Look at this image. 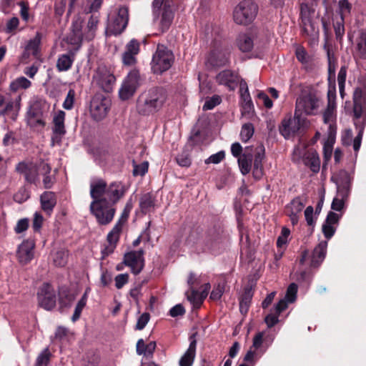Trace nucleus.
<instances>
[{"label":"nucleus","instance_id":"nucleus-47","mask_svg":"<svg viewBox=\"0 0 366 366\" xmlns=\"http://www.w3.org/2000/svg\"><path fill=\"white\" fill-rule=\"evenodd\" d=\"M20 101L21 98L19 97L16 99V102H9L4 108L8 114L7 115L9 116V117L14 121L16 119L19 111L20 109Z\"/></svg>","mask_w":366,"mask_h":366},{"label":"nucleus","instance_id":"nucleus-17","mask_svg":"<svg viewBox=\"0 0 366 366\" xmlns=\"http://www.w3.org/2000/svg\"><path fill=\"white\" fill-rule=\"evenodd\" d=\"M15 172L23 175L25 181L29 184H37L39 182V169L32 162H19L15 166Z\"/></svg>","mask_w":366,"mask_h":366},{"label":"nucleus","instance_id":"nucleus-27","mask_svg":"<svg viewBox=\"0 0 366 366\" xmlns=\"http://www.w3.org/2000/svg\"><path fill=\"white\" fill-rule=\"evenodd\" d=\"M197 332H194L189 337V345L179 361V366H192L196 357Z\"/></svg>","mask_w":366,"mask_h":366},{"label":"nucleus","instance_id":"nucleus-18","mask_svg":"<svg viewBox=\"0 0 366 366\" xmlns=\"http://www.w3.org/2000/svg\"><path fill=\"white\" fill-rule=\"evenodd\" d=\"M111 106L110 100L100 97L95 96L92 98L90 104V114L95 121H101L107 114Z\"/></svg>","mask_w":366,"mask_h":366},{"label":"nucleus","instance_id":"nucleus-22","mask_svg":"<svg viewBox=\"0 0 366 366\" xmlns=\"http://www.w3.org/2000/svg\"><path fill=\"white\" fill-rule=\"evenodd\" d=\"M305 206L302 197H296L285 207V214L290 217L292 225L297 224L301 212Z\"/></svg>","mask_w":366,"mask_h":366},{"label":"nucleus","instance_id":"nucleus-36","mask_svg":"<svg viewBox=\"0 0 366 366\" xmlns=\"http://www.w3.org/2000/svg\"><path fill=\"white\" fill-rule=\"evenodd\" d=\"M264 158V147L259 145L255 149L254 159L253 175L256 179H260L262 175V160Z\"/></svg>","mask_w":366,"mask_h":366},{"label":"nucleus","instance_id":"nucleus-28","mask_svg":"<svg viewBox=\"0 0 366 366\" xmlns=\"http://www.w3.org/2000/svg\"><path fill=\"white\" fill-rule=\"evenodd\" d=\"M66 113L62 110H59L54 114L53 116V137L52 139L61 141V138L66 134V128L64 125Z\"/></svg>","mask_w":366,"mask_h":366},{"label":"nucleus","instance_id":"nucleus-64","mask_svg":"<svg viewBox=\"0 0 366 366\" xmlns=\"http://www.w3.org/2000/svg\"><path fill=\"white\" fill-rule=\"evenodd\" d=\"M225 157V152L224 151H219L216 154H212L209 157L205 159L204 162L207 164H219Z\"/></svg>","mask_w":366,"mask_h":366},{"label":"nucleus","instance_id":"nucleus-6","mask_svg":"<svg viewBox=\"0 0 366 366\" xmlns=\"http://www.w3.org/2000/svg\"><path fill=\"white\" fill-rule=\"evenodd\" d=\"M152 16L153 21L158 25L159 31L161 33L166 32L169 29L174 17L172 0H154Z\"/></svg>","mask_w":366,"mask_h":366},{"label":"nucleus","instance_id":"nucleus-24","mask_svg":"<svg viewBox=\"0 0 366 366\" xmlns=\"http://www.w3.org/2000/svg\"><path fill=\"white\" fill-rule=\"evenodd\" d=\"M240 104L242 115L249 114L254 111V105L249 92L247 82L241 79L239 82Z\"/></svg>","mask_w":366,"mask_h":366},{"label":"nucleus","instance_id":"nucleus-45","mask_svg":"<svg viewBox=\"0 0 366 366\" xmlns=\"http://www.w3.org/2000/svg\"><path fill=\"white\" fill-rule=\"evenodd\" d=\"M41 40V34L36 32L35 36L28 42L26 50L34 56H37L39 52V46Z\"/></svg>","mask_w":366,"mask_h":366},{"label":"nucleus","instance_id":"nucleus-63","mask_svg":"<svg viewBox=\"0 0 366 366\" xmlns=\"http://www.w3.org/2000/svg\"><path fill=\"white\" fill-rule=\"evenodd\" d=\"M29 198V192L24 187L20 188L14 194V199L18 203H23Z\"/></svg>","mask_w":366,"mask_h":366},{"label":"nucleus","instance_id":"nucleus-26","mask_svg":"<svg viewBox=\"0 0 366 366\" xmlns=\"http://www.w3.org/2000/svg\"><path fill=\"white\" fill-rule=\"evenodd\" d=\"M127 191L124 184L121 182H114L107 185L106 202L114 205L122 199Z\"/></svg>","mask_w":366,"mask_h":366},{"label":"nucleus","instance_id":"nucleus-21","mask_svg":"<svg viewBox=\"0 0 366 366\" xmlns=\"http://www.w3.org/2000/svg\"><path fill=\"white\" fill-rule=\"evenodd\" d=\"M336 119V89L335 86H330L327 90V106L323 113L325 123L330 124L332 128V122Z\"/></svg>","mask_w":366,"mask_h":366},{"label":"nucleus","instance_id":"nucleus-44","mask_svg":"<svg viewBox=\"0 0 366 366\" xmlns=\"http://www.w3.org/2000/svg\"><path fill=\"white\" fill-rule=\"evenodd\" d=\"M132 208V199H129L125 204V207L122 212L120 218L119 219L116 224L114 226V227H117L118 232H122L123 225L127 221Z\"/></svg>","mask_w":366,"mask_h":366},{"label":"nucleus","instance_id":"nucleus-58","mask_svg":"<svg viewBox=\"0 0 366 366\" xmlns=\"http://www.w3.org/2000/svg\"><path fill=\"white\" fill-rule=\"evenodd\" d=\"M176 161L180 167H189L192 164L190 155L186 151L178 154L176 157Z\"/></svg>","mask_w":366,"mask_h":366},{"label":"nucleus","instance_id":"nucleus-9","mask_svg":"<svg viewBox=\"0 0 366 366\" xmlns=\"http://www.w3.org/2000/svg\"><path fill=\"white\" fill-rule=\"evenodd\" d=\"M309 124L310 122L305 117H302L299 114H296L295 112L293 118H285L282 120L280 132L287 139L301 132L302 130L308 127Z\"/></svg>","mask_w":366,"mask_h":366},{"label":"nucleus","instance_id":"nucleus-11","mask_svg":"<svg viewBox=\"0 0 366 366\" xmlns=\"http://www.w3.org/2000/svg\"><path fill=\"white\" fill-rule=\"evenodd\" d=\"M315 9L307 3L300 4V19L301 26L303 34L315 39L318 36L319 29L312 21V15L314 14Z\"/></svg>","mask_w":366,"mask_h":366},{"label":"nucleus","instance_id":"nucleus-57","mask_svg":"<svg viewBox=\"0 0 366 366\" xmlns=\"http://www.w3.org/2000/svg\"><path fill=\"white\" fill-rule=\"evenodd\" d=\"M132 164L134 176H144L148 171L149 164L147 162L137 164L135 161H133Z\"/></svg>","mask_w":366,"mask_h":366},{"label":"nucleus","instance_id":"nucleus-40","mask_svg":"<svg viewBox=\"0 0 366 366\" xmlns=\"http://www.w3.org/2000/svg\"><path fill=\"white\" fill-rule=\"evenodd\" d=\"M39 169L40 173L44 176L43 184L44 188L50 189L54 183V178L50 175L51 170V167L49 164L43 162L40 164Z\"/></svg>","mask_w":366,"mask_h":366},{"label":"nucleus","instance_id":"nucleus-62","mask_svg":"<svg viewBox=\"0 0 366 366\" xmlns=\"http://www.w3.org/2000/svg\"><path fill=\"white\" fill-rule=\"evenodd\" d=\"M139 43L135 39H132L126 46L125 51L137 56L139 52Z\"/></svg>","mask_w":366,"mask_h":366},{"label":"nucleus","instance_id":"nucleus-38","mask_svg":"<svg viewBox=\"0 0 366 366\" xmlns=\"http://www.w3.org/2000/svg\"><path fill=\"white\" fill-rule=\"evenodd\" d=\"M287 307V302L284 300H281L278 302L274 307V310L265 317L264 321L268 327H272L278 322V317L280 314L286 310Z\"/></svg>","mask_w":366,"mask_h":366},{"label":"nucleus","instance_id":"nucleus-13","mask_svg":"<svg viewBox=\"0 0 366 366\" xmlns=\"http://www.w3.org/2000/svg\"><path fill=\"white\" fill-rule=\"evenodd\" d=\"M292 160L295 162H302L303 164L310 167V169L317 173L320 168V159L317 152L313 149L302 150L296 148L293 152Z\"/></svg>","mask_w":366,"mask_h":366},{"label":"nucleus","instance_id":"nucleus-1","mask_svg":"<svg viewBox=\"0 0 366 366\" xmlns=\"http://www.w3.org/2000/svg\"><path fill=\"white\" fill-rule=\"evenodd\" d=\"M187 242L195 253L217 255L222 247V237L220 229L211 228L200 234L197 229L192 230Z\"/></svg>","mask_w":366,"mask_h":366},{"label":"nucleus","instance_id":"nucleus-49","mask_svg":"<svg viewBox=\"0 0 366 366\" xmlns=\"http://www.w3.org/2000/svg\"><path fill=\"white\" fill-rule=\"evenodd\" d=\"M74 300V295L70 292L68 290L65 289L59 292V301L61 307H70Z\"/></svg>","mask_w":366,"mask_h":366},{"label":"nucleus","instance_id":"nucleus-8","mask_svg":"<svg viewBox=\"0 0 366 366\" xmlns=\"http://www.w3.org/2000/svg\"><path fill=\"white\" fill-rule=\"evenodd\" d=\"M174 54L165 46L159 44L152 60V69L154 74L168 70L174 62Z\"/></svg>","mask_w":366,"mask_h":366},{"label":"nucleus","instance_id":"nucleus-52","mask_svg":"<svg viewBox=\"0 0 366 366\" xmlns=\"http://www.w3.org/2000/svg\"><path fill=\"white\" fill-rule=\"evenodd\" d=\"M254 132V128L252 124L246 123L243 124L240 132L241 140L244 142H248L253 136Z\"/></svg>","mask_w":366,"mask_h":366},{"label":"nucleus","instance_id":"nucleus-25","mask_svg":"<svg viewBox=\"0 0 366 366\" xmlns=\"http://www.w3.org/2000/svg\"><path fill=\"white\" fill-rule=\"evenodd\" d=\"M352 177L347 172H340L336 182L337 194L335 197L347 201L351 187Z\"/></svg>","mask_w":366,"mask_h":366},{"label":"nucleus","instance_id":"nucleus-15","mask_svg":"<svg viewBox=\"0 0 366 366\" xmlns=\"http://www.w3.org/2000/svg\"><path fill=\"white\" fill-rule=\"evenodd\" d=\"M39 305L46 310H51L56 306V296L54 287L49 283H44L37 292Z\"/></svg>","mask_w":366,"mask_h":366},{"label":"nucleus","instance_id":"nucleus-55","mask_svg":"<svg viewBox=\"0 0 366 366\" xmlns=\"http://www.w3.org/2000/svg\"><path fill=\"white\" fill-rule=\"evenodd\" d=\"M222 98L219 95H213L212 97L207 98L202 107L204 111L213 109L216 106L220 104Z\"/></svg>","mask_w":366,"mask_h":366},{"label":"nucleus","instance_id":"nucleus-54","mask_svg":"<svg viewBox=\"0 0 366 366\" xmlns=\"http://www.w3.org/2000/svg\"><path fill=\"white\" fill-rule=\"evenodd\" d=\"M51 352L48 348H45L37 357L34 366H47L51 357Z\"/></svg>","mask_w":366,"mask_h":366},{"label":"nucleus","instance_id":"nucleus-48","mask_svg":"<svg viewBox=\"0 0 366 366\" xmlns=\"http://www.w3.org/2000/svg\"><path fill=\"white\" fill-rule=\"evenodd\" d=\"M31 86V82L24 76H20L11 82L10 89L16 92L19 89H26Z\"/></svg>","mask_w":366,"mask_h":366},{"label":"nucleus","instance_id":"nucleus-7","mask_svg":"<svg viewBox=\"0 0 366 366\" xmlns=\"http://www.w3.org/2000/svg\"><path fill=\"white\" fill-rule=\"evenodd\" d=\"M258 6L251 0L240 1L234 9L233 19L239 25H248L256 18Z\"/></svg>","mask_w":366,"mask_h":366},{"label":"nucleus","instance_id":"nucleus-46","mask_svg":"<svg viewBox=\"0 0 366 366\" xmlns=\"http://www.w3.org/2000/svg\"><path fill=\"white\" fill-rule=\"evenodd\" d=\"M252 295L253 294L251 289L247 288L244 290L239 300V310L241 313L245 314L247 312Z\"/></svg>","mask_w":366,"mask_h":366},{"label":"nucleus","instance_id":"nucleus-29","mask_svg":"<svg viewBox=\"0 0 366 366\" xmlns=\"http://www.w3.org/2000/svg\"><path fill=\"white\" fill-rule=\"evenodd\" d=\"M353 56L355 59H366V30L360 29L353 41Z\"/></svg>","mask_w":366,"mask_h":366},{"label":"nucleus","instance_id":"nucleus-20","mask_svg":"<svg viewBox=\"0 0 366 366\" xmlns=\"http://www.w3.org/2000/svg\"><path fill=\"white\" fill-rule=\"evenodd\" d=\"M123 263L131 268L134 274H138L143 269L144 266V251H131L124 256Z\"/></svg>","mask_w":366,"mask_h":366},{"label":"nucleus","instance_id":"nucleus-35","mask_svg":"<svg viewBox=\"0 0 366 366\" xmlns=\"http://www.w3.org/2000/svg\"><path fill=\"white\" fill-rule=\"evenodd\" d=\"M79 23H72L71 32L66 37V42L74 46L71 50L75 53L80 49L84 40L81 36V34L79 33Z\"/></svg>","mask_w":366,"mask_h":366},{"label":"nucleus","instance_id":"nucleus-56","mask_svg":"<svg viewBox=\"0 0 366 366\" xmlns=\"http://www.w3.org/2000/svg\"><path fill=\"white\" fill-rule=\"evenodd\" d=\"M297 285L295 283H291L287 290L285 298L283 300L287 302V304L288 302L292 303L297 298Z\"/></svg>","mask_w":366,"mask_h":366},{"label":"nucleus","instance_id":"nucleus-19","mask_svg":"<svg viewBox=\"0 0 366 366\" xmlns=\"http://www.w3.org/2000/svg\"><path fill=\"white\" fill-rule=\"evenodd\" d=\"M99 19L98 14H93L90 16L86 25L84 24V21L80 17H77L73 21V23H79V33L84 40L91 41L94 38L99 21Z\"/></svg>","mask_w":366,"mask_h":366},{"label":"nucleus","instance_id":"nucleus-50","mask_svg":"<svg viewBox=\"0 0 366 366\" xmlns=\"http://www.w3.org/2000/svg\"><path fill=\"white\" fill-rule=\"evenodd\" d=\"M69 252L65 249L56 251L53 256L54 264L57 267H64L68 262Z\"/></svg>","mask_w":366,"mask_h":366},{"label":"nucleus","instance_id":"nucleus-39","mask_svg":"<svg viewBox=\"0 0 366 366\" xmlns=\"http://www.w3.org/2000/svg\"><path fill=\"white\" fill-rule=\"evenodd\" d=\"M41 209L51 214L56 204V194L52 192H44L40 197Z\"/></svg>","mask_w":366,"mask_h":366},{"label":"nucleus","instance_id":"nucleus-59","mask_svg":"<svg viewBox=\"0 0 366 366\" xmlns=\"http://www.w3.org/2000/svg\"><path fill=\"white\" fill-rule=\"evenodd\" d=\"M305 218L308 226L314 227L316 224L317 217L314 216V208L312 206L306 207L304 212Z\"/></svg>","mask_w":366,"mask_h":366},{"label":"nucleus","instance_id":"nucleus-34","mask_svg":"<svg viewBox=\"0 0 366 366\" xmlns=\"http://www.w3.org/2000/svg\"><path fill=\"white\" fill-rule=\"evenodd\" d=\"M121 232H118L117 227H113L107 237V244L102 249L103 257L109 256L114 251L117 244L119 242Z\"/></svg>","mask_w":366,"mask_h":366},{"label":"nucleus","instance_id":"nucleus-31","mask_svg":"<svg viewBox=\"0 0 366 366\" xmlns=\"http://www.w3.org/2000/svg\"><path fill=\"white\" fill-rule=\"evenodd\" d=\"M34 242L32 240H24L18 247L16 256L22 264L29 263L34 257Z\"/></svg>","mask_w":366,"mask_h":366},{"label":"nucleus","instance_id":"nucleus-4","mask_svg":"<svg viewBox=\"0 0 366 366\" xmlns=\"http://www.w3.org/2000/svg\"><path fill=\"white\" fill-rule=\"evenodd\" d=\"M353 114L354 124L358 129V134L353 142V149L355 152L360 149L362 138L363 130L366 123V119L363 114L366 112V84L363 87H357L353 94Z\"/></svg>","mask_w":366,"mask_h":366},{"label":"nucleus","instance_id":"nucleus-51","mask_svg":"<svg viewBox=\"0 0 366 366\" xmlns=\"http://www.w3.org/2000/svg\"><path fill=\"white\" fill-rule=\"evenodd\" d=\"M137 89L133 87L125 81H123L122 85L119 91V95L122 100H127L132 97L135 93Z\"/></svg>","mask_w":366,"mask_h":366},{"label":"nucleus","instance_id":"nucleus-60","mask_svg":"<svg viewBox=\"0 0 366 366\" xmlns=\"http://www.w3.org/2000/svg\"><path fill=\"white\" fill-rule=\"evenodd\" d=\"M75 91L72 89H69L67 95L64 101L63 107L66 110H70L74 107L75 100Z\"/></svg>","mask_w":366,"mask_h":366},{"label":"nucleus","instance_id":"nucleus-43","mask_svg":"<svg viewBox=\"0 0 366 366\" xmlns=\"http://www.w3.org/2000/svg\"><path fill=\"white\" fill-rule=\"evenodd\" d=\"M237 45L239 49L243 52H247L253 48V40L247 34H241L237 39Z\"/></svg>","mask_w":366,"mask_h":366},{"label":"nucleus","instance_id":"nucleus-14","mask_svg":"<svg viewBox=\"0 0 366 366\" xmlns=\"http://www.w3.org/2000/svg\"><path fill=\"white\" fill-rule=\"evenodd\" d=\"M93 80L106 92L112 90L116 82L114 71L105 65H99L93 76Z\"/></svg>","mask_w":366,"mask_h":366},{"label":"nucleus","instance_id":"nucleus-10","mask_svg":"<svg viewBox=\"0 0 366 366\" xmlns=\"http://www.w3.org/2000/svg\"><path fill=\"white\" fill-rule=\"evenodd\" d=\"M90 212L96 218L99 225H107L110 224L114 217L116 209L114 205L108 202L97 204L92 202L89 206Z\"/></svg>","mask_w":366,"mask_h":366},{"label":"nucleus","instance_id":"nucleus-32","mask_svg":"<svg viewBox=\"0 0 366 366\" xmlns=\"http://www.w3.org/2000/svg\"><path fill=\"white\" fill-rule=\"evenodd\" d=\"M187 283L190 287V292H187V299L193 305L194 307H199L204 299L203 296L194 289L199 283L200 281L198 278L195 277L193 273L189 274Z\"/></svg>","mask_w":366,"mask_h":366},{"label":"nucleus","instance_id":"nucleus-53","mask_svg":"<svg viewBox=\"0 0 366 366\" xmlns=\"http://www.w3.org/2000/svg\"><path fill=\"white\" fill-rule=\"evenodd\" d=\"M124 81L131 86H133L135 89H137L140 85V76L139 71L137 69L132 70L128 74Z\"/></svg>","mask_w":366,"mask_h":366},{"label":"nucleus","instance_id":"nucleus-23","mask_svg":"<svg viewBox=\"0 0 366 366\" xmlns=\"http://www.w3.org/2000/svg\"><path fill=\"white\" fill-rule=\"evenodd\" d=\"M107 184L102 179H94L90 182V196L97 204L106 202Z\"/></svg>","mask_w":366,"mask_h":366},{"label":"nucleus","instance_id":"nucleus-61","mask_svg":"<svg viewBox=\"0 0 366 366\" xmlns=\"http://www.w3.org/2000/svg\"><path fill=\"white\" fill-rule=\"evenodd\" d=\"M295 54L297 60L300 61L302 64L308 63L310 57L307 51L303 46H297L295 51Z\"/></svg>","mask_w":366,"mask_h":366},{"label":"nucleus","instance_id":"nucleus-33","mask_svg":"<svg viewBox=\"0 0 366 366\" xmlns=\"http://www.w3.org/2000/svg\"><path fill=\"white\" fill-rule=\"evenodd\" d=\"M27 123L31 127L40 126L43 127L45 124L42 119V112L39 104H32L27 112Z\"/></svg>","mask_w":366,"mask_h":366},{"label":"nucleus","instance_id":"nucleus-16","mask_svg":"<svg viewBox=\"0 0 366 366\" xmlns=\"http://www.w3.org/2000/svg\"><path fill=\"white\" fill-rule=\"evenodd\" d=\"M229 50L223 44L214 43L208 59V63L213 66H223L229 61Z\"/></svg>","mask_w":366,"mask_h":366},{"label":"nucleus","instance_id":"nucleus-3","mask_svg":"<svg viewBox=\"0 0 366 366\" xmlns=\"http://www.w3.org/2000/svg\"><path fill=\"white\" fill-rule=\"evenodd\" d=\"M167 99V92L162 87H153L143 93L137 101V109L144 116L159 112Z\"/></svg>","mask_w":366,"mask_h":366},{"label":"nucleus","instance_id":"nucleus-5","mask_svg":"<svg viewBox=\"0 0 366 366\" xmlns=\"http://www.w3.org/2000/svg\"><path fill=\"white\" fill-rule=\"evenodd\" d=\"M322 101L318 92L312 87L303 88L296 100V114L312 116L318 114Z\"/></svg>","mask_w":366,"mask_h":366},{"label":"nucleus","instance_id":"nucleus-2","mask_svg":"<svg viewBox=\"0 0 366 366\" xmlns=\"http://www.w3.org/2000/svg\"><path fill=\"white\" fill-rule=\"evenodd\" d=\"M327 241L320 242L314 249L311 255L304 250L296 264L297 269L292 273L293 278L297 281H305L309 274V269L317 268L325 258Z\"/></svg>","mask_w":366,"mask_h":366},{"label":"nucleus","instance_id":"nucleus-42","mask_svg":"<svg viewBox=\"0 0 366 366\" xmlns=\"http://www.w3.org/2000/svg\"><path fill=\"white\" fill-rule=\"evenodd\" d=\"M155 206L154 197L150 193L144 194L139 202L141 211L144 214H147L153 211Z\"/></svg>","mask_w":366,"mask_h":366},{"label":"nucleus","instance_id":"nucleus-30","mask_svg":"<svg viewBox=\"0 0 366 366\" xmlns=\"http://www.w3.org/2000/svg\"><path fill=\"white\" fill-rule=\"evenodd\" d=\"M216 81L219 84L224 85L229 90H234L239 81V75L231 71L224 70L219 72L216 76Z\"/></svg>","mask_w":366,"mask_h":366},{"label":"nucleus","instance_id":"nucleus-37","mask_svg":"<svg viewBox=\"0 0 366 366\" xmlns=\"http://www.w3.org/2000/svg\"><path fill=\"white\" fill-rule=\"evenodd\" d=\"M75 52L69 50V53L59 56L56 61V69L59 71L69 70L75 60Z\"/></svg>","mask_w":366,"mask_h":366},{"label":"nucleus","instance_id":"nucleus-41","mask_svg":"<svg viewBox=\"0 0 366 366\" xmlns=\"http://www.w3.org/2000/svg\"><path fill=\"white\" fill-rule=\"evenodd\" d=\"M252 155L250 152H245L238 158V164L240 172L243 175L249 173L252 167Z\"/></svg>","mask_w":366,"mask_h":366},{"label":"nucleus","instance_id":"nucleus-12","mask_svg":"<svg viewBox=\"0 0 366 366\" xmlns=\"http://www.w3.org/2000/svg\"><path fill=\"white\" fill-rule=\"evenodd\" d=\"M129 21V9L126 6H120L117 14L110 16L107 32L110 35L121 34L126 28Z\"/></svg>","mask_w":366,"mask_h":366}]
</instances>
